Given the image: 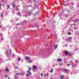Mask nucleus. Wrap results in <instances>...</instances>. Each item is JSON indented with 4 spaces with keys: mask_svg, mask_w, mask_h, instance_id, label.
<instances>
[{
    "mask_svg": "<svg viewBox=\"0 0 79 79\" xmlns=\"http://www.w3.org/2000/svg\"><path fill=\"white\" fill-rule=\"evenodd\" d=\"M7 52L9 55H11V49H7Z\"/></svg>",
    "mask_w": 79,
    "mask_h": 79,
    "instance_id": "nucleus-1",
    "label": "nucleus"
},
{
    "mask_svg": "<svg viewBox=\"0 0 79 79\" xmlns=\"http://www.w3.org/2000/svg\"><path fill=\"white\" fill-rule=\"evenodd\" d=\"M25 59L26 60H29L31 59V58L29 57H25Z\"/></svg>",
    "mask_w": 79,
    "mask_h": 79,
    "instance_id": "nucleus-2",
    "label": "nucleus"
},
{
    "mask_svg": "<svg viewBox=\"0 0 79 79\" xmlns=\"http://www.w3.org/2000/svg\"><path fill=\"white\" fill-rule=\"evenodd\" d=\"M33 69H37V67L36 65H34L33 67Z\"/></svg>",
    "mask_w": 79,
    "mask_h": 79,
    "instance_id": "nucleus-3",
    "label": "nucleus"
},
{
    "mask_svg": "<svg viewBox=\"0 0 79 79\" xmlns=\"http://www.w3.org/2000/svg\"><path fill=\"white\" fill-rule=\"evenodd\" d=\"M27 73H28L31 76V75H32V73H31V72L30 71H27Z\"/></svg>",
    "mask_w": 79,
    "mask_h": 79,
    "instance_id": "nucleus-4",
    "label": "nucleus"
},
{
    "mask_svg": "<svg viewBox=\"0 0 79 79\" xmlns=\"http://www.w3.org/2000/svg\"><path fill=\"white\" fill-rule=\"evenodd\" d=\"M64 75H62L60 76V79H64Z\"/></svg>",
    "mask_w": 79,
    "mask_h": 79,
    "instance_id": "nucleus-5",
    "label": "nucleus"
},
{
    "mask_svg": "<svg viewBox=\"0 0 79 79\" xmlns=\"http://www.w3.org/2000/svg\"><path fill=\"white\" fill-rule=\"evenodd\" d=\"M12 5L13 7H14V6H15V2H13Z\"/></svg>",
    "mask_w": 79,
    "mask_h": 79,
    "instance_id": "nucleus-6",
    "label": "nucleus"
},
{
    "mask_svg": "<svg viewBox=\"0 0 79 79\" xmlns=\"http://www.w3.org/2000/svg\"><path fill=\"white\" fill-rule=\"evenodd\" d=\"M57 46H58L57 45H54V47L55 48V49H56V48H57Z\"/></svg>",
    "mask_w": 79,
    "mask_h": 79,
    "instance_id": "nucleus-7",
    "label": "nucleus"
},
{
    "mask_svg": "<svg viewBox=\"0 0 79 79\" xmlns=\"http://www.w3.org/2000/svg\"><path fill=\"white\" fill-rule=\"evenodd\" d=\"M64 71L65 72V73H68V70H67V69H65Z\"/></svg>",
    "mask_w": 79,
    "mask_h": 79,
    "instance_id": "nucleus-8",
    "label": "nucleus"
},
{
    "mask_svg": "<svg viewBox=\"0 0 79 79\" xmlns=\"http://www.w3.org/2000/svg\"><path fill=\"white\" fill-rule=\"evenodd\" d=\"M65 54L66 55H68V52L67 51H66L65 52Z\"/></svg>",
    "mask_w": 79,
    "mask_h": 79,
    "instance_id": "nucleus-9",
    "label": "nucleus"
},
{
    "mask_svg": "<svg viewBox=\"0 0 79 79\" xmlns=\"http://www.w3.org/2000/svg\"><path fill=\"white\" fill-rule=\"evenodd\" d=\"M53 69H52L51 70L50 73H53Z\"/></svg>",
    "mask_w": 79,
    "mask_h": 79,
    "instance_id": "nucleus-10",
    "label": "nucleus"
},
{
    "mask_svg": "<svg viewBox=\"0 0 79 79\" xmlns=\"http://www.w3.org/2000/svg\"><path fill=\"white\" fill-rule=\"evenodd\" d=\"M27 62H28V63H31L32 62V60H30L29 61H27Z\"/></svg>",
    "mask_w": 79,
    "mask_h": 79,
    "instance_id": "nucleus-11",
    "label": "nucleus"
},
{
    "mask_svg": "<svg viewBox=\"0 0 79 79\" xmlns=\"http://www.w3.org/2000/svg\"><path fill=\"white\" fill-rule=\"evenodd\" d=\"M58 15H59V16H61V15H63V13L61 14V13H59L58 14Z\"/></svg>",
    "mask_w": 79,
    "mask_h": 79,
    "instance_id": "nucleus-12",
    "label": "nucleus"
},
{
    "mask_svg": "<svg viewBox=\"0 0 79 79\" xmlns=\"http://www.w3.org/2000/svg\"><path fill=\"white\" fill-rule=\"evenodd\" d=\"M68 40H71V39H72V38L70 37H69V38H68Z\"/></svg>",
    "mask_w": 79,
    "mask_h": 79,
    "instance_id": "nucleus-13",
    "label": "nucleus"
},
{
    "mask_svg": "<svg viewBox=\"0 0 79 79\" xmlns=\"http://www.w3.org/2000/svg\"><path fill=\"white\" fill-rule=\"evenodd\" d=\"M57 60L58 61H62V60H61L60 59H58Z\"/></svg>",
    "mask_w": 79,
    "mask_h": 79,
    "instance_id": "nucleus-14",
    "label": "nucleus"
},
{
    "mask_svg": "<svg viewBox=\"0 0 79 79\" xmlns=\"http://www.w3.org/2000/svg\"><path fill=\"white\" fill-rule=\"evenodd\" d=\"M20 60H21V58H19V59H18V60H17L18 61H20Z\"/></svg>",
    "mask_w": 79,
    "mask_h": 79,
    "instance_id": "nucleus-15",
    "label": "nucleus"
},
{
    "mask_svg": "<svg viewBox=\"0 0 79 79\" xmlns=\"http://www.w3.org/2000/svg\"><path fill=\"white\" fill-rule=\"evenodd\" d=\"M17 15H21V14L19 12L17 13Z\"/></svg>",
    "mask_w": 79,
    "mask_h": 79,
    "instance_id": "nucleus-16",
    "label": "nucleus"
},
{
    "mask_svg": "<svg viewBox=\"0 0 79 79\" xmlns=\"http://www.w3.org/2000/svg\"><path fill=\"white\" fill-rule=\"evenodd\" d=\"M62 65H63V63H60V66H62Z\"/></svg>",
    "mask_w": 79,
    "mask_h": 79,
    "instance_id": "nucleus-17",
    "label": "nucleus"
},
{
    "mask_svg": "<svg viewBox=\"0 0 79 79\" xmlns=\"http://www.w3.org/2000/svg\"><path fill=\"white\" fill-rule=\"evenodd\" d=\"M29 74L28 73H27V74L26 76H27V77H28L29 76Z\"/></svg>",
    "mask_w": 79,
    "mask_h": 79,
    "instance_id": "nucleus-18",
    "label": "nucleus"
},
{
    "mask_svg": "<svg viewBox=\"0 0 79 79\" xmlns=\"http://www.w3.org/2000/svg\"><path fill=\"white\" fill-rule=\"evenodd\" d=\"M2 6V4L1 3H0V7H1Z\"/></svg>",
    "mask_w": 79,
    "mask_h": 79,
    "instance_id": "nucleus-19",
    "label": "nucleus"
},
{
    "mask_svg": "<svg viewBox=\"0 0 79 79\" xmlns=\"http://www.w3.org/2000/svg\"><path fill=\"white\" fill-rule=\"evenodd\" d=\"M6 71H9V69H6Z\"/></svg>",
    "mask_w": 79,
    "mask_h": 79,
    "instance_id": "nucleus-20",
    "label": "nucleus"
},
{
    "mask_svg": "<svg viewBox=\"0 0 79 79\" xmlns=\"http://www.w3.org/2000/svg\"><path fill=\"white\" fill-rule=\"evenodd\" d=\"M28 69H29L28 71H30V70H31V68H29Z\"/></svg>",
    "mask_w": 79,
    "mask_h": 79,
    "instance_id": "nucleus-21",
    "label": "nucleus"
},
{
    "mask_svg": "<svg viewBox=\"0 0 79 79\" xmlns=\"http://www.w3.org/2000/svg\"><path fill=\"white\" fill-rule=\"evenodd\" d=\"M71 34V33L70 32H69V33L68 34H69V35H70Z\"/></svg>",
    "mask_w": 79,
    "mask_h": 79,
    "instance_id": "nucleus-22",
    "label": "nucleus"
},
{
    "mask_svg": "<svg viewBox=\"0 0 79 79\" xmlns=\"http://www.w3.org/2000/svg\"><path fill=\"white\" fill-rule=\"evenodd\" d=\"M67 65H68V66H70V64H67Z\"/></svg>",
    "mask_w": 79,
    "mask_h": 79,
    "instance_id": "nucleus-23",
    "label": "nucleus"
},
{
    "mask_svg": "<svg viewBox=\"0 0 79 79\" xmlns=\"http://www.w3.org/2000/svg\"><path fill=\"white\" fill-rule=\"evenodd\" d=\"M46 76H47V74H45L44 75V77H46Z\"/></svg>",
    "mask_w": 79,
    "mask_h": 79,
    "instance_id": "nucleus-24",
    "label": "nucleus"
},
{
    "mask_svg": "<svg viewBox=\"0 0 79 79\" xmlns=\"http://www.w3.org/2000/svg\"><path fill=\"white\" fill-rule=\"evenodd\" d=\"M8 8H10V6H8V8H7V9H8Z\"/></svg>",
    "mask_w": 79,
    "mask_h": 79,
    "instance_id": "nucleus-25",
    "label": "nucleus"
},
{
    "mask_svg": "<svg viewBox=\"0 0 79 79\" xmlns=\"http://www.w3.org/2000/svg\"><path fill=\"white\" fill-rule=\"evenodd\" d=\"M2 59H0V61H2Z\"/></svg>",
    "mask_w": 79,
    "mask_h": 79,
    "instance_id": "nucleus-26",
    "label": "nucleus"
},
{
    "mask_svg": "<svg viewBox=\"0 0 79 79\" xmlns=\"http://www.w3.org/2000/svg\"><path fill=\"white\" fill-rule=\"evenodd\" d=\"M49 74L48 73H47V74H46V76H48Z\"/></svg>",
    "mask_w": 79,
    "mask_h": 79,
    "instance_id": "nucleus-27",
    "label": "nucleus"
},
{
    "mask_svg": "<svg viewBox=\"0 0 79 79\" xmlns=\"http://www.w3.org/2000/svg\"><path fill=\"white\" fill-rule=\"evenodd\" d=\"M1 17H3V15H1Z\"/></svg>",
    "mask_w": 79,
    "mask_h": 79,
    "instance_id": "nucleus-28",
    "label": "nucleus"
},
{
    "mask_svg": "<svg viewBox=\"0 0 79 79\" xmlns=\"http://www.w3.org/2000/svg\"><path fill=\"white\" fill-rule=\"evenodd\" d=\"M41 76H43V74H41Z\"/></svg>",
    "mask_w": 79,
    "mask_h": 79,
    "instance_id": "nucleus-29",
    "label": "nucleus"
},
{
    "mask_svg": "<svg viewBox=\"0 0 79 79\" xmlns=\"http://www.w3.org/2000/svg\"><path fill=\"white\" fill-rule=\"evenodd\" d=\"M76 63H78V61L76 60Z\"/></svg>",
    "mask_w": 79,
    "mask_h": 79,
    "instance_id": "nucleus-30",
    "label": "nucleus"
},
{
    "mask_svg": "<svg viewBox=\"0 0 79 79\" xmlns=\"http://www.w3.org/2000/svg\"><path fill=\"white\" fill-rule=\"evenodd\" d=\"M1 72H2L1 70H0V73H1Z\"/></svg>",
    "mask_w": 79,
    "mask_h": 79,
    "instance_id": "nucleus-31",
    "label": "nucleus"
},
{
    "mask_svg": "<svg viewBox=\"0 0 79 79\" xmlns=\"http://www.w3.org/2000/svg\"><path fill=\"white\" fill-rule=\"evenodd\" d=\"M7 76H8L7 75H6V76H5V77H7Z\"/></svg>",
    "mask_w": 79,
    "mask_h": 79,
    "instance_id": "nucleus-32",
    "label": "nucleus"
},
{
    "mask_svg": "<svg viewBox=\"0 0 79 79\" xmlns=\"http://www.w3.org/2000/svg\"><path fill=\"white\" fill-rule=\"evenodd\" d=\"M16 74H17V75H18V74H19V73H16Z\"/></svg>",
    "mask_w": 79,
    "mask_h": 79,
    "instance_id": "nucleus-33",
    "label": "nucleus"
},
{
    "mask_svg": "<svg viewBox=\"0 0 79 79\" xmlns=\"http://www.w3.org/2000/svg\"><path fill=\"white\" fill-rule=\"evenodd\" d=\"M8 79H10V77H8Z\"/></svg>",
    "mask_w": 79,
    "mask_h": 79,
    "instance_id": "nucleus-34",
    "label": "nucleus"
},
{
    "mask_svg": "<svg viewBox=\"0 0 79 79\" xmlns=\"http://www.w3.org/2000/svg\"><path fill=\"white\" fill-rule=\"evenodd\" d=\"M18 68V67H17L16 68V69H17V68Z\"/></svg>",
    "mask_w": 79,
    "mask_h": 79,
    "instance_id": "nucleus-35",
    "label": "nucleus"
},
{
    "mask_svg": "<svg viewBox=\"0 0 79 79\" xmlns=\"http://www.w3.org/2000/svg\"><path fill=\"white\" fill-rule=\"evenodd\" d=\"M18 25H19V24H17V26H18Z\"/></svg>",
    "mask_w": 79,
    "mask_h": 79,
    "instance_id": "nucleus-36",
    "label": "nucleus"
},
{
    "mask_svg": "<svg viewBox=\"0 0 79 79\" xmlns=\"http://www.w3.org/2000/svg\"><path fill=\"white\" fill-rule=\"evenodd\" d=\"M15 77L16 78H17V77Z\"/></svg>",
    "mask_w": 79,
    "mask_h": 79,
    "instance_id": "nucleus-37",
    "label": "nucleus"
},
{
    "mask_svg": "<svg viewBox=\"0 0 79 79\" xmlns=\"http://www.w3.org/2000/svg\"><path fill=\"white\" fill-rule=\"evenodd\" d=\"M35 27H37V26H36V25H35Z\"/></svg>",
    "mask_w": 79,
    "mask_h": 79,
    "instance_id": "nucleus-38",
    "label": "nucleus"
},
{
    "mask_svg": "<svg viewBox=\"0 0 79 79\" xmlns=\"http://www.w3.org/2000/svg\"><path fill=\"white\" fill-rule=\"evenodd\" d=\"M39 37V35H37V36H36V37Z\"/></svg>",
    "mask_w": 79,
    "mask_h": 79,
    "instance_id": "nucleus-39",
    "label": "nucleus"
},
{
    "mask_svg": "<svg viewBox=\"0 0 79 79\" xmlns=\"http://www.w3.org/2000/svg\"><path fill=\"white\" fill-rule=\"evenodd\" d=\"M66 47H67V45H65Z\"/></svg>",
    "mask_w": 79,
    "mask_h": 79,
    "instance_id": "nucleus-40",
    "label": "nucleus"
},
{
    "mask_svg": "<svg viewBox=\"0 0 79 79\" xmlns=\"http://www.w3.org/2000/svg\"><path fill=\"white\" fill-rule=\"evenodd\" d=\"M25 16H27V15H25Z\"/></svg>",
    "mask_w": 79,
    "mask_h": 79,
    "instance_id": "nucleus-41",
    "label": "nucleus"
},
{
    "mask_svg": "<svg viewBox=\"0 0 79 79\" xmlns=\"http://www.w3.org/2000/svg\"><path fill=\"white\" fill-rule=\"evenodd\" d=\"M17 21H18V20H17Z\"/></svg>",
    "mask_w": 79,
    "mask_h": 79,
    "instance_id": "nucleus-42",
    "label": "nucleus"
},
{
    "mask_svg": "<svg viewBox=\"0 0 79 79\" xmlns=\"http://www.w3.org/2000/svg\"><path fill=\"white\" fill-rule=\"evenodd\" d=\"M1 27V26H0V27Z\"/></svg>",
    "mask_w": 79,
    "mask_h": 79,
    "instance_id": "nucleus-43",
    "label": "nucleus"
}]
</instances>
